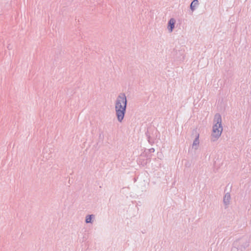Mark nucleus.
Here are the masks:
<instances>
[{
  "label": "nucleus",
  "mask_w": 251,
  "mask_h": 251,
  "mask_svg": "<svg viewBox=\"0 0 251 251\" xmlns=\"http://www.w3.org/2000/svg\"><path fill=\"white\" fill-rule=\"evenodd\" d=\"M222 121L221 115L219 113H216L214 116V124L210 135V140L212 142L217 141L221 136L223 130Z\"/></svg>",
  "instance_id": "nucleus-2"
},
{
  "label": "nucleus",
  "mask_w": 251,
  "mask_h": 251,
  "mask_svg": "<svg viewBox=\"0 0 251 251\" xmlns=\"http://www.w3.org/2000/svg\"><path fill=\"white\" fill-rule=\"evenodd\" d=\"M234 250H236V248H232V251H234Z\"/></svg>",
  "instance_id": "nucleus-9"
},
{
  "label": "nucleus",
  "mask_w": 251,
  "mask_h": 251,
  "mask_svg": "<svg viewBox=\"0 0 251 251\" xmlns=\"http://www.w3.org/2000/svg\"><path fill=\"white\" fill-rule=\"evenodd\" d=\"M200 144L199 142V134H198L193 141L192 147L194 148L195 150L198 149V147Z\"/></svg>",
  "instance_id": "nucleus-7"
},
{
  "label": "nucleus",
  "mask_w": 251,
  "mask_h": 251,
  "mask_svg": "<svg viewBox=\"0 0 251 251\" xmlns=\"http://www.w3.org/2000/svg\"><path fill=\"white\" fill-rule=\"evenodd\" d=\"M176 21L174 18H171L168 23V29L170 32H172L175 28V25Z\"/></svg>",
  "instance_id": "nucleus-4"
},
{
  "label": "nucleus",
  "mask_w": 251,
  "mask_h": 251,
  "mask_svg": "<svg viewBox=\"0 0 251 251\" xmlns=\"http://www.w3.org/2000/svg\"><path fill=\"white\" fill-rule=\"evenodd\" d=\"M199 5V2L198 0H193L191 3L190 8L191 10L193 12Z\"/></svg>",
  "instance_id": "nucleus-5"
},
{
  "label": "nucleus",
  "mask_w": 251,
  "mask_h": 251,
  "mask_svg": "<svg viewBox=\"0 0 251 251\" xmlns=\"http://www.w3.org/2000/svg\"><path fill=\"white\" fill-rule=\"evenodd\" d=\"M231 196L229 193H226L223 198V203L225 208H227L230 204Z\"/></svg>",
  "instance_id": "nucleus-3"
},
{
  "label": "nucleus",
  "mask_w": 251,
  "mask_h": 251,
  "mask_svg": "<svg viewBox=\"0 0 251 251\" xmlns=\"http://www.w3.org/2000/svg\"><path fill=\"white\" fill-rule=\"evenodd\" d=\"M95 218V215L91 214L87 215L85 217V223L86 224H92L93 222V220Z\"/></svg>",
  "instance_id": "nucleus-6"
},
{
  "label": "nucleus",
  "mask_w": 251,
  "mask_h": 251,
  "mask_svg": "<svg viewBox=\"0 0 251 251\" xmlns=\"http://www.w3.org/2000/svg\"><path fill=\"white\" fill-rule=\"evenodd\" d=\"M127 99L125 93H120L117 97L114 104L116 115L118 122L121 123L125 117L127 106Z\"/></svg>",
  "instance_id": "nucleus-1"
},
{
  "label": "nucleus",
  "mask_w": 251,
  "mask_h": 251,
  "mask_svg": "<svg viewBox=\"0 0 251 251\" xmlns=\"http://www.w3.org/2000/svg\"><path fill=\"white\" fill-rule=\"evenodd\" d=\"M150 152H154L155 150L153 148H151L149 150Z\"/></svg>",
  "instance_id": "nucleus-8"
}]
</instances>
